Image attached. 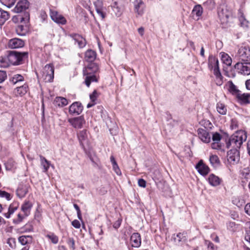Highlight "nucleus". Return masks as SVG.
Here are the masks:
<instances>
[{
	"instance_id": "39",
	"label": "nucleus",
	"mask_w": 250,
	"mask_h": 250,
	"mask_svg": "<svg viewBox=\"0 0 250 250\" xmlns=\"http://www.w3.org/2000/svg\"><path fill=\"white\" fill-rule=\"evenodd\" d=\"M217 110L219 113L222 115H226L227 111V108L226 105L220 102L217 104L216 105Z\"/></svg>"
},
{
	"instance_id": "12",
	"label": "nucleus",
	"mask_w": 250,
	"mask_h": 250,
	"mask_svg": "<svg viewBox=\"0 0 250 250\" xmlns=\"http://www.w3.org/2000/svg\"><path fill=\"white\" fill-rule=\"evenodd\" d=\"M50 17L54 22L58 24L64 25L66 23L65 18L56 11L50 10Z\"/></svg>"
},
{
	"instance_id": "8",
	"label": "nucleus",
	"mask_w": 250,
	"mask_h": 250,
	"mask_svg": "<svg viewBox=\"0 0 250 250\" xmlns=\"http://www.w3.org/2000/svg\"><path fill=\"white\" fill-rule=\"evenodd\" d=\"M234 68L239 73L244 75H250V62H238L235 64Z\"/></svg>"
},
{
	"instance_id": "27",
	"label": "nucleus",
	"mask_w": 250,
	"mask_h": 250,
	"mask_svg": "<svg viewBox=\"0 0 250 250\" xmlns=\"http://www.w3.org/2000/svg\"><path fill=\"white\" fill-rule=\"evenodd\" d=\"M208 181L210 185L215 187L220 184L221 180L217 176L214 174H211L208 176Z\"/></svg>"
},
{
	"instance_id": "53",
	"label": "nucleus",
	"mask_w": 250,
	"mask_h": 250,
	"mask_svg": "<svg viewBox=\"0 0 250 250\" xmlns=\"http://www.w3.org/2000/svg\"><path fill=\"white\" fill-rule=\"evenodd\" d=\"M211 148L214 149H221V145L220 142H213L211 145Z\"/></svg>"
},
{
	"instance_id": "26",
	"label": "nucleus",
	"mask_w": 250,
	"mask_h": 250,
	"mask_svg": "<svg viewBox=\"0 0 250 250\" xmlns=\"http://www.w3.org/2000/svg\"><path fill=\"white\" fill-rule=\"evenodd\" d=\"M85 76L84 83L87 87H89L92 82H97L98 81V78L97 75L83 74Z\"/></svg>"
},
{
	"instance_id": "20",
	"label": "nucleus",
	"mask_w": 250,
	"mask_h": 250,
	"mask_svg": "<svg viewBox=\"0 0 250 250\" xmlns=\"http://www.w3.org/2000/svg\"><path fill=\"white\" fill-rule=\"evenodd\" d=\"M238 16L240 26L243 28H247L249 26V21L245 18L242 8L238 10Z\"/></svg>"
},
{
	"instance_id": "28",
	"label": "nucleus",
	"mask_w": 250,
	"mask_h": 250,
	"mask_svg": "<svg viewBox=\"0 0 250 250\" xmlns=\"http://www.w3.org/2000/svg\"><path fill=\"white\" fill-rule=\"evenodd\" d=\"M96 58V53L95 51L89 49L85 53V60L86 61L90 63L92 62Z\"/></svg>"
},
{
	"instance_id": "45",
	"label": "nucleus",
	"mask_w": 250,
	"mask_h": 250,
	"mask_svg": "<svg viewBox=\"0 0 250 250\" xmlns=\"http://www.w3.org/2000/svg\"><path fill=\"white\" fill-rule=\"evenodd\" d=\"M46 237L54 244H57L59 242V237L53 232H49Z\"/></svg>"
},
{
	"instance_id": "36",
	"label": "nucleus",
	"mask_w": 250,
	"mask_h": 250,
	"mask_svg": "<svg viewBox=\"0 0 250 250\" xmlns=\"http://www.w3.org/2000/svg\"><path fill=\"white\" fill-rule=\"evenodd\" d=\"M40 158L41 161V166L43 167V172H46L49 168L50 163L47 160L45 157L40 155Z\"/></svg>"
},
{
	"instance_id": "42",
	"label": "nucleus",
	"mask_w": 250,
	"mask_h": 250,
	"mask_svg": "<svg viewBox=\"0 0 250 250\" xmlns=\"http://www.w3.org/2000/svg\"><path fill=\"white\" fill-rule=\"evenodd\" d=\"M19 241L22 245H25L32 242V237L29 235H22L19 238Z\"/></svg>"
},
{
	"instance_id": "23",
	"label": "nucleus",
	"mask_w": 250,
	"mask_h": 250,
	"mask_svg": "<svg viewBox=\"0 0 250 250\" xmlns=\"http://www.w3.org/2000/svg\"><path fill=\"white\" fill-rule=\"evenodd\" d=\"M134 9L135 12L139 15L144 13L145 3L142 0H135L134 2Z\"/></svg>"
},
{
	"instance_id": "15",
	"label": "nucleus",
	"mask_w": 250,
	"mask_h": 250,
	"mask_svg": "<svg viewBox=\"0 0 250 250\" xmlns=\"http://www.w3.org/2000/svg\"><path fill=\"white\" fill-rule=\"evenodd\" d=\"M29 4L27 0H21L17 3L13 11L15 13L22 12L29 8Z\"/></svg>"
},
{
	"instance_id": "13",
	"label": "nucleus",
	"mask_w": 250,
	"mask_h": 250,
	"mask_svg": "<svg viewBox=\"0 0 250 250\" xmlns=\"http://www.w3.org/2000/svg\"><path fill=\"white\" fill-rule=\"evenodd\" d=\"M208 67L210 70L213 69V72L220 70L218 60L212 55H210L208 57Z\"/></svg>"
},
{
	"instance_id": "54",
	"label": "nucleus",
	"mask_w": 250,
	"mask_h": 250,
	"mask_svg": "<svg viewBox=\"0 0 250 250\" xmlns=\"http://www.w3.org/2000/svg\"><path fill=\"white\" fill-rule=\"evenodd\" d=\"M98 94L96 90H94L91 94L90 95V99L92 103H94L97 99Z\"/></svg>"
},
{
	"instance_id": "37",
	"label": "nucleus",
	"mask_w": 250,
	"mask_h": 250,
	"mask_svg": "<svg viewBox=\"0 0 250 250\" xmlns=\"http://www.w3.org/2000/svg\"><path fill=\"white\" fill-rule=\"evenodd\" d=\"M24 77L20 74H15L10 79V81L13 84H16L20 82L24 81Z\"/></svg>"
},
{
	"instance_id": "38",
	"label": "nucleus",
	"mask_w": 250,
	"mask_h": 250,
	"mask_svg": "<svg viewBox=\"0 0 250 250\" xmlns=\"http://www.w3.org/2000/svg\"><path fill=\"white\" fill-rule=\"evenodd\" d=\"M4 164L6 170H11L16 167V164L13 159L10 158Z\"/></svg>"
},
{
	"instance_id": "50",
	"label": "nucleus",
	"mask_w": 250,
	"mask_h": 250,
	"mask_svg": "<svg viewBox=\"0 0 250 250\" xmlns=\"http://www.w3.org/2000/svg\"><path fill=\"white\" fill-rule=\"evenodd\" d=\"M222 138V136L218 132H215L213 134L212 139L213 142H220Z\"/></svg>"
},
{
	"instance_id": "32",
	"label": "nucleus",
	"mask_w": 250,
	"mask_h": 250,
	"mask_svg": "<svg viewBox=\"0 0 250 250\" xmlns=\"http://www.w3.org/2000/svg\"><path fill=\"white\" fill-rule=\"evenodd\" d=\"M238 100L243 104H249L250 101H249L250 94L248 93L241 94L240 92L236 96Z\"/></svg>"
},
{
	"instance_id": "31",
	"label": "nucleus",
	"mask_w": 250,
	"mask_h": 250,
	"mask_svg": "<svg viewBox=\"0 0 250 250\" xmlns=\"http://www.w3.org/2000/svg\"><path fill=\"white\" fill-rule=\"evenodd\" d=\"M226 85L229 92L232 95L237 96L239 92H241L231 81H229Z\"/></svg>"
},
{
	"instance_id": "18",
	"label": "nucleus",
	"mask_w": 250,
	"mask_h": 250,
	"mask_svg": "<svg viewBox=\"0 0 250 250\" xmlns=\"http://www.w3.org/2000/svg\"><path fill=\"white\" fill-rule=\"evenodd\" d=\"M196 168L198 172L203 176H206L209 171L208 167L200 161L196 166Z\"/></svg>"
},
{
	"instance_id": "44",
	"label": "nucleus",
	"mask_w": 250,
	"mask_h": 250,
	"mask_svg": "<svg viewBox=\"0 0 250 250\" xmlns=\"http://www.w3.org/2000/svg\"><path fill=\"white\" fill-rule=\"evenodd\" d=\"M17 34L20 36H25L27 32L26 27L22 25H19L16 28Z\"/></svg>"
},
{
	"instance_id": "30",
	"label": "nucleus",
	"mask_w": 250,
	"mask_h": 250,
	"mask_svg": "<svg viewBox=\"0 0 250 250\" xmlns=\"http://www.w3.org/2000/svg\"><path fill=\"white\" fill-rule=\"evenodd\" d=\"M28 192L25 185H20L17 189L16 194L20 198L24 197Z\"/></svg>"
},
{
	"instance_id": "3",
	"label": "nucleus",
	"mask_w": 250,
	"mask_h": 250,
	"mask_svg": "<svg viewBox=\"0 0 250 250\" xmlns=\"http://www.w3.org/2000/svg\"><path fill=\"white\" fill-rule=\"evenodd\" d=\"M218 14L221 23L226 26L232 18L231 11L227 7L222 6L218 9Z\"/></svg>"
},
{
	"instance_id": "57",
	"label": "nucleus",
	"mask_w": 250,
	"mask_h": 250,
	"mask_svg": "<svg viewBox=\"0 0 250 250\" xmlns=\"http://www.w3.org/2000/svg\"><path fill=\"white\" fill-rule=\"evenodd\" d=\"M72 225L76 229H79L81 227V224L79 221L74 220L72 222Z\"/></svg>"
},
{
	"instance_id": "5",
	"label": "nucleus",
	"mask_w": 250,
	"mask_h": 250,
	"mask_svg": "<svg viewBox=\"0 0 250 250\" xmlns=\"http://www.w3.org/2000/svg\"><path fill=\"white\" fill-rule=\"evenodd\" d=\"M43 79L46 82H52L54 77V67L52 63L45 65L43 71Z\"/></svg>"
},
{
	"instance_id": "11",
	"label": "nucleus",
	"mask_w": 250,
	"mask_h": 250,
	"mask_svg": "<svg viewBox=\"0 0 250 250\" xmlns=\"http://www.w3.org/2000/svg\"><path fill=\"white\" fill-rule=\"evenodd\" d=\"M68 122L75 128H81L85 123L83 116L73 118L68 120Z\"/></svg>"
},
{
	"instance_id": "7",
	"label": "nucleus",
	"mask_w": 250,
	"mask_h": 250,
	"mask_svg": "<svg viewBox=\"0 0 250 250\" xmlns=\"http://www.w3.org/2000/svg\"><path fill=\"white\" fill-rule=\"evenodd\" d=\"M96 13L102 20H104L106 16V7L104 6L102 0H96L93 2Z\"/></svg>"
},
{
	"instance_id": "34",
	"label": "nucleus",
	"mask_w": 250,
	"mask_h": 250,
	"mask_svg": "<svg viewBox=\"0 0 250 250\" xmlns=\"http://www.w3.org/2000/svg\"><path fill=\"white\" fill-rule=\"evenodd\" d=\"M54 104L59 107H63L68 104V101L65 98L57 97L54 101Z\"/></svg>"
},
{
	"instance_id": "22",
	"label": "nucleus",
	"mask_w": 250,
	"mask_h": 250,
	"mask_svg": "<svg viewBox=\"0 0 250 250\" xmlns=\"http://www.w3.org/2000/svg\"><path fill=\"white\" fill-rule=\"evenodd\" d=\"M28 89L27 84L24 83L22 85L16 88L14 92L16 96H22L27 92Z\"/></svg>"
},
{
	"instance_id": "1",
	"label": "nucleus",
	"mask_w": 250,
	"mask_h": 250,
	"mask_svg": "<svg viewBox=\"0 0 250 250\" xmlns=\"http://www.w3.org/2000/svg\"><path fill=\"white\" fill-rule=\"evenodd\" d=\"M28 57V52H20L15 51H10L6 58H2L0 60L1 63H4L7 61L9 64H3V66L6 67L9 64L17 65L22 63V61Z\"/></svg>"
},
{
	"instance_id": "25",
	"label": "nucleus",
	"mask_w": 250,
	"mask_h": 250,
	"mask_svg": "<svg viewBox=\"0 0 250 250\" xmlns=\"http://www.w3.org/2000/svg\"><path fill=\"white\" fill-rule=\"evenodd\" d=\"M33 205L29 201H25L21 207V209L24 214L25 216H28L30 213Z\"/></svg>"
},
{
	"instance_id": "47",
	"label": "nucleus",
	"mask_w": 250,
	"mask_h": 250,
	"mask_svg": "<svg viewBox=\"0 0 250 250\" xmlns=\"http://www.w3.org/2000/svg\"><path fill=\"white\" fill-rule=\"evenodd\" d=\"M66 243L69 248L72 250H74L76 249L75 240L73 238H68L66 241Z\"/></svg>"
},
{
	"instance_id": "51",
	"label": "nucleus",
	"mask_w": 250,
	"mask_h": 250,
	"mask_svg": "<svg viewBox=\"0 0 250 250\" xmlns=\"http://www.w3.org/2000/svg\"><path fill=\"white\" fill-rule=\"evenodd\" d=\"M0 197H5L7 200H10L11 199L10 194L5 191L0 190Z\"/></svg>"
},
{
	"instance_id": "35",
	"label": "nucleus",
	"mask_w": 250,
	"mask_h": 250,
	"mask_svg": "<svg viewBox=\"0 0 250 250\" xmlns=\"http://www.w3.org/2000/svg\"><path fill=\"white\" fill-rule=\"evenodd\" d=\"M9 18V13L0 8V25H3Z\"/></svg>"
},
{
	"instance_id": "58",
	"label": "nucleus",
	"mask_w": 250,
	"mask_h": 250,
	"mask_svg": "<svg viewBox=\"0 0 250 250\" xmlns=\"http://www.w3.org/2000/svg\"><path fill=\"white\" fill-rule=\"evenodd\" d=\"M138 184L139 187L142 188H145L146 187V182L143 179H139Z\"/></svg>"
},
{
	"instance_id": "48",
	"label": "nucleus",
	"mask_w": 250,
	"mask_h": 250,
	"mask_svg": "<svg viewBox=\"0 0 250 250\" xmlns=\"http://www.w3.org/2000/svg\"><path fill=\"white\" fill-rule=\"evenodd\" d=\"M25 217L24 213L23 215L19 213L17 216V218L13 219V223L15 224H18L21 223Z\"/></svg>"
},
{
	"instance_id": "6",
	"label": "nucleus",
	"mask_w": 250,
	"mask_h": 250,
	"mask_svg": "<svg viewBox=\"0 0 250 250\" xmlns=\"http://www.w3.org/2000/svg\"><path fill=\"white\" fill-rule=\"evenodd\" d=\"M237 56L242 61H250V47L249 46H241L238 51Z\"/></svg>"
},
{
	"instance_id": "10",
	"label": "nucleus",
	"mask_w": 250,
	"mask_h": 250,
	"mask_svg": "<svg viewBox=\"0 0 250 250\" xmlns=\"http://www.w3.org/2000/svg\"><path fill=\"white\" fill-rule=\"evenodd\" d=\"M83 110V106L79 102H75L69 108V113L72 115H80Z\"/></svg>"
},
{
	"instance_id": "2",
	"label": "nucleus",
	"mask_w": 250,
	"mask_h": 250,
	"mask_svg": "<svg viewBox=\"0 0 250 250\" xmlns=\"http://www.w3.org/2000/svg\"><path fill=\"white\" fill-rule=\"evenodd\" d=\"M247 139V136L245 133L239 132L236 135L231 136L229 139V143L227 144L228 147L229 146H232L234 149L239 148L244 141Z\"/></svg>"
},
{
	"instance_id": "49",
	"label": "nucleus",
	"mask_w": 250,
	"mask_h": 250,
	"mask_svg": "<svg viewBox=\"0 0 250 250\" xmlns=\"http://www.w3.org/2000/svg\"><path fill=\"white\" fill-rule=\"evenodd\" d=\"M7 243L11 248L15 249L16 248V240L15 238H10L8 239Z\"/></svg>"
},
{
	"instance_id": "21",
	"label": "nucleus",
	"mask_w": 250,
	"mask_h": 250,
	"mask_svg": "<svg viewBox=\"0 0 250 250\" xmlns=\"http://www.w3.org/2000/svg\"><path fill=\"white\" fill-rule=\"evenodd\" d=\"M70 36L75 41V43H77L80 48L84 47L86 44V40L82 36L77 34H74L70 35Z\"/></svg>"
},
{
	"instance_id": "63",
	"label": "nucleus",
	"mask_w": 250,
	"mask_h": 250,
	"mask_svg": "<svg viewBox=\"0 0 250 250\" xmlns=\"http://www.w3.org/2000/svg\"><path fill=\"white\" fill-rule=\"evenodd\" d=\"M245 212L250 216V203L245 206Z\"/></svg>"
},
{
	"instance_id": "33",
	"label": "nucleus",
	"mask_w": 250,
	"mask_h": 250,
	"mask_svg": "<svg viewBox=\"0 0 250 250\" xmlns=\"http://www.w3.org/2000/svg\"><path fill=\"white\" fill-rule=\"evenodd\" d=\"M209 162L214 168L218 167L221 164L219 158L216 155H211L209 157Z\"/></svg>"
},
{
	"instance_id": "14",
	"label": "nucleus",
	"mask_w": 250,
	"mask_h": 250,
	"mask_svg": "<svg viewBox=\"0 0 250 250\" xmlns=\"http://www.w3.org/2000/svg\"><path fill=\"white\" fill-rule=\"evenodd\" d=\"M99 66L96 63H89L83 69V74L97 75Z\"/></svg>"
},
{
	"instance_id": "55",
	"label": "nucleus",
	"mask_w": 250,
	"mask_h": 250,
	"mask_svg": "<svg viewBox=\"0 0 250 250\" xmlns=\"http://www.w3.org/2000/svg\"><path fill=\"white\" fill-rule=\"evenodd\" d=\"M112 167L114 171L118 175H121V171L117 165V163L115 165H113Z\"/></svg>"
},
{
	"instance_id": "29",
	"label": "nucleus",
	"mask_w": 250,
	"mask_h": 250,
	"mask_svg": "<svg viewBox=\"0 0 250 250\" xmlns=\"http://www.w3.org/2000/svg\"><path fill=\"white\" fill-rule=\"evenodd\" d=\"M111 7L116 16L119 17L123 13V8L117 1H115L111 5Z\"/></svg>"
},
{
	"instance_id": "62",
	"label": "nucleus",
	"mask_w": 250,
	"mask_h": 250,
	"mask_svg": "<svg viewBox=\"0 0 250 250\" xmlns=\"http://www.w3.org/2000/svg\"><path fill=\"white\" fill-rule=\"evenodd\" d=\"M47 14H46L44 11H41L40 12V17L42 20V21H44L47 18Z\"/></svg>"
},
{
	"instance_id": "19",
	"label": "nucleus",
	"mask_w": 250,
	"mask_h": 250,
	"mask_svg": "<svg viewBox=\"0 0 250 250\" xmlns=\"http://www.w3.org/2000/svg\"><path fill=\"white\" fill-rule=\"evenodd\" d=\"M131 246L134 248H139L141 244L140 234L138 232L133 233L130 237Z\"/></svg>"
},
{
	"instance_id": "52",
	"label": "nucleus",
	"mask_w": 250,
	"mask_h": 250,
	"mask_svg": "<svg viewBox=\"0 0 250 250\" xmlns=\"http://www.w3.org/2000/svg\"><path fill=\"white\" fill-rule=\"evenodd\" d=\"M7 78L6 71L0 70V83H2Z\"/></svg>"
},
{
	"instance_id": "24",
	"label": "nucleus",
	"mask_w": 250,
	"mask_h": 250,
	"mask_svg": "<svg viewBox=\"0 0 250 250\" xmlns=\"http://www.w3.org/2000/svg\"><path fill=\"white\" fill-rule=\"evenodd\" d=\"M19 206V203L18 202H13L9 206L8 211L4 213V216L6 218H9L11 215L13 214L14 212L18 209Z\"/></svg>"
},
{
	"instance_id": "61",
	"label": "nucleus",
	"mask_w": 250,
	"mask_h": 250,
	"mask_svg": "<svg viewBox=\"0 0 250 250\" xmlns=\"http://www.w3.org/2000/svg\"><path fill=\"white\" fill-rule=\"evenodd\" d=\"M183 234L181 233H179L177 234L176 237L174 238L175 242H180L181 241L182 237Z\"/></svg>"
},
{
	"instance_id": "43",
	"label": "nucleus",
	"mask_w": 250,
	"mask_h": 250,
	"mask_svg": "<svg viewBox=\"0 0 250 250\" xmlns=\"http://www.w3.org/2000/svg\"><path fill=\"white\" fill-rule=\"evenodd\" d=\"M214 75L216 78V83L217 85H221L223 84V77L221 75L220 71H216L214 72Z\"/></svg>"
},
{
	"instance_id": "4",
	"label": "nucleus",
	"mask_w": 250,
	"mask_h": 250,
	"mask_svg": "<svg viewBox=\"0 0 250 250\" xmlns=\"http://www.w3.org/2000/svg\"><path fill=\"white\" fill-rule=\"evenodd\" d=\"M77 137L81 146L85 152L86 153V147L89 146V140L87 130L83 129L79 131L77 133Z\"/></svg>"
},
{
	"instance_id": "59",
	"label": "nucleus",
	"mask_w": 250,
	"mask_h": 250,
	"mask_svg": "<svg viewBox=\"0 0 250 250\" xmlns=\"http://www.w3.org/2000/svg\"><path fill=\"white\" fill-rule=\"evenodd\" d=\"M244 228L246 229V232H250V221H247L244 223Z\"/></svg>"
},
{
	"instance_id": "56",
	"label": "nucleus",
	"mask_w": 250,
	"mask_h": 250,
	"mask_svg": "<svg viewBox=\"0 0 250 250\" xmlns=\"http://www.w3.org/2000/svg\"><path fill=\"white\" fill-rule=\"evenodd\" d=\"M24 17H21L20 20L21 21H28L29 20V14L28 12H25Z\"/></svg>"
},
{
	"instance_id": "9",
	"label": "nucleus",
	"mask_w": 250,
	"mask_h": 250,
	"mask_svg": "<svg viewBox=\"0 0 250 250\" xmlns=\"http://www.w3.org/2000/svg\"><path fill=\"white\" fill-rule=\"evenodd\" d=\"M239 152L237 149H232L227 153L228 162L230 165L236 164L239 161Z\"/></svg>"
},
{
	"instance_id": "16",
	"label": "nucleus",
	"mask_w": 250,
	"mask_h": 250,
	"mask_svg": "<svg viewBox=\"0 0 250 250\" xmlns=\"http://www.w3.org/2000/svg\"><path fill=\"white\" fill-rule=\"evenodd\" d=\"M24 44L23 40L19 38H13L9 41L8 46L10 48L16 49L22 47Z\"/></svg>"
},
{
	"instance_id": "46",
	"label": "nucleus",
	"mask_w": 250,
	"mask_h": 250,
	"mask_svg": "<svg viewBox=\"0 0 250 250\" xmlns=\"http://www.w3.org/2000/svg\"><path fill=\"white\" fill-rule=\"evenodd\" d=\"M0 1L2 4L8 8L13 6L16 2V0H0Z\"/></svg>"
},
{
	"instance_id": "17",
	"label": "nucleus",
	"mask_w": 250,
	"mask_h": 250,
	"mask_svg": "<svg viewBox=\"0 0 250 250\" xmlns=\"http://www.w3.org/2000/svg\"><path fill=\"white\" fill-rule=\"evenodd\" d=\"M199 138L205 143H208L210 141L211 136L208 132L204 128H199L197 130Z\"/></svg>"
},
{
	"instance_id": "40",
	"label": "nucleus",
	"mask_w": 250,
	"mask_h": 250,
	"mask_svg": "<svg viewBox=\"0 0 250 250\" xmlns=\"http://www.w3.org/2000/svg\"><path fill=\"white\" fill-rule=\"evenodd\" d=\"M202 13L203 8L202 6L200 5H196L194 7L191 14L193 17L196 15L197 17H198L202 15Z\"/></svg>"
},
{
	"instance_id": "64",
	"label": "nucleus",
	"mask_w": 250,
	"mask_h": 250,
	"mask_svg": "<svg viewBox=\"0 0 250 250\" xmlns=\"http://www.w3.org/2000/svg\"><path fill=\"white\" fill-rule=\"evenodd\" d=\"M206 245L208 246V249H215L214 244L209 241H207Z\"/></svg>"
},
{
	"instance_id": "60",
	"label": "nucleus",
	"mask_w": 250,
	"mask_h": 250,
	"mask_svg": "<svg viewBox=\"0 0 250 250\" xmlns=\"http://www.w3.org/2000/svg\"><path fill=\"white\" fill-rule=\"evenodd\" d=\"M121 220L118 219L117 221H116L113 225V227L114 228L117 229H118L121 224Z\"/></svg>"
},
{
	"instance_id": "41",
	"label": "nucleus",
	"mask_w": 250,
	"mask_h": 250,
	"mask_svg": "<svg viewBox=\"0 0 250 250\" xmlns=\"http://www.w3.org/2000/svg\"><path fill=\"white\" fill-rule=\"evenodd\" d=\"M221 60L224 63L228 66L230 65L231 64L232 60L231 58L225 53L223 52L221 53Z\"/></svg>"
}]
</instances>
